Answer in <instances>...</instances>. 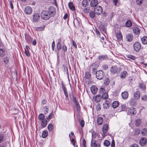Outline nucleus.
Returning a JSON list of instances; mask_svg holds the SVG:
<instances>
[{
  "mask_svg": "<svg viewBox=\"0 0 147 147\" xmlns=\"http://www.w3.org/2000/svg\"><path fill=\"white\" fill-rule=\"evenodd\" d=\"M45 118V116L43 114L40 113L38 115V119L40 121L43 120Z\"/></svg>",
  "mask_w": 147,
  "mask_h": 147,
  "instance_id": "34",
  "label": "nucleus"
},
{
  "mask_svg": "<svg viewBox=\"0 0 147 147\" xmlns=\"http://www.w3.org/2000/svg\"><path fill=\"white\" fill-rule=\"evenodd\" d=\"M141 134L143 136L146 135H147V129L145 128L142 129L141 131Z\"/></svg>",
  "mask_w": 147,
  "mask_h": 147,
  "instance_id": "40",
  "label": "nucleus"
},
{
  "mask_svg": "<svg viewBox=\"0 0 147 147\" xmlns=\"http://www.w3.org/2000/svg\"><path fill=\"white\" fill-rule=\"evenodd\" d=\"M40 19V16L39 14L36 13L35 14L33 17V21L34 22H37Z\"/></svg>",
  "mask_w": 147,
  "mask_h": 147,
  "instance_id": "9",
  "label": "nucleus"
},
{
  "mask_svg": "<svg viewBox=\"0 0 147 147\" xmlns=\"http://www.w3.org/2000/svg\"><path fill=\"white\" fill-rule=\"evenodd\" d=\"M125 26L127 27H130L132 26V23L129 20H127L125 23Z\"/></svg>",
  "mask_w": 147,
  "mask_h": 147,
  "instance_id": "27",
  "label": "nucleus"
},
{
  "mask_svg": "<svg viewBox=\"0 0 147 147\" xmlns=\"http://www.w3.org/2000/svg\"><path fill=\"white\" fill-rule=\"evenodd\" d=\"M96 141L95 140H93L92 139L91 142V147H100V143H96Z\"/></svg>",
  "mask_w": 147,
  "mask_h": 147,
  "instance_id": "7",
  "label": "nucleus"
},
{
  "mask_svg": "<svg viewBox=\"0 0 147 147\" xmlns=\"http://www.w3.org/2000/svg\"><path fill=\"white\" fill-rule=\"evenodd\" d=\"M47 12L49 14V15L51 17H53L55 15L56 11L55 8L52 6L50 7L49 8Z\"/></svg>",
  "mask_w": 147,
  "mask_h": 147,
  "instance_id": "3",
  "label": "nucleus"
},
{
  "mask_svg": "<svg viewBox=\"0 0 147 147\" xmlns=\"http://www.w3.org/2000/svg\"><path fill=\"white\" fill-rule=\"evenodd\" d=\"M57 49L58 51H59L61 48V44H57Z\"/></svg>",
  "mask_w": 147,
  "mask_h": 147,
  "instance_id": "58",
  "label": "nucleus"
},
{
  "mask_svg": "<svg viewBox=\"0 0 147 147\" xmlns=\"http://www.w3.org/2000/svg\"><path fill=\"white\" fill-rule=\"evenodd\" d=\"M121 110L122 111H124L125 110L126 108L127 107L124 104H122L121 105Z\"/></svg>",
  "mask_w": 147,
  "mask_h": 147,
  "instance_id": "47",
  "label": "nucleus"
},
{
  "mask_svg": "<svg viewBox=\"0 0 147 147\" xmlns=\"http://www.w3.org/2000/svg\"><path fill=\"white\" fill-rule=\"evenodd\" d=\"M91 92L92 93L94 94H96L98 91V88L95 86L92 85L90 87Z\"/></svg>",
  "mask_w": 147,
  "mask_h": 147,
  "instance_id": "12",
  "label": "nucleus"
},
{
  "mask_svg": "<svg viewBox=\"0 0 147 147\" xmlns=\"http://www.w3.org/2000/svg\"><path fill=\"white\" fill-rule=\"evenodd\" d=\"M32 11V9L30 6L26 7L24 9V12L26 14L30 15Z\"/></svg>",
  "mask_w": 147,
  "mask_h": 147,
  "instance_id": "8",
  "label": "nucleus"
},
{
  "mask_svg": "<svg viewBox=\"0 0 147 147\" xmlns=\"http://www.w3.org/2000/svg\"><path fill=\"white\" fill-rule=\"evenodd\" d=\"M48 134L47 131L46 130H44L43 131L42 133V137L43 138H45L47 136Z\"/></svg>",
  "mask_w": 147,
  "mask_h": 147,
  "instance_id": "36",
  "label": "nucleus"
},
{
  "mask_svg": "<svg viewBox=\"0 0 147 147\" xmlns=\"http://www.w3.org/2000/svg\"><path fill=\"white\" fill-rule=\"evenodd\" d=\"M25 53L27 56L29 57L30 56V54L29 53L28 50H25Z\"/></svg>",
  "mask_w": 147,
  "mask_h": 147,
  "instance_id": "60",
  "label": "nucleus"
},
{
  "mask_svg": "<svg viewBox=\"0 0 147 147\" xmlns=\"http://www.w3.org/2000/svg\"><path fill=\"white\" fill-rule=\"evenodd\" d=\"M103 144L104 146L106 147H108L110 146L111 143L108 140H106L104 141Z\"/></svg>",
  "mask_w": 147,
  "mask_h": 147,
  "instance_id": "38",
  "label": "nucleus"
},
{
  "mask_svg": "<svg viewBox=\"0 0 147 147\" xmlns=\"http://www.w3.org/2000/svg\"><path fill=\"white\" fill-rule=\"evenodd\" d=\"M44 28V27H38L36 28L35 29L36 30L40 31L42 30Z\"/></svg>",
  "mask_w": 147,
  "mask_h": 147,
  "instance_id": "53",
  "label": "nucleus"
},
{
  "mask_svg": "<svg viewBox=\"0 0 147 147\" xmlns=\"http://www.w3.org/2000/svg\"><path fill=\"white\" fill-rule=\"evenodd\" d=\"M133 47L136 51L138 52L141 48L140 43L139 42H135L133 45Z\"/></svg>",
  "mask_w": 147,
  "mask_h": 147,
  "instance_id": "4",
  "label": "nucleus"
},
{
  "mask_svg": "<svg viewBox=\"0 0 147 147\" xmlns=\"http://www.w3.org/2000/svg\"><path fill=\"white\" fill-rule=\"evenodd\" d=\"M91 77L90 72L89 71H87L85 74V77L86 79H89Z\"/></svg>",
  "mask_w": 147,
  "mask_h": 147,
  "instance_id": "43",
  "label": "nucleus"
},
{
  "mask_svg": "<svg viewBox=\"0 0 147 147\" xmlns=\"http://www.w3.org/2000/svg\"><path fill=\"white\" fill-rule=\"evenodd\" d=\"M68 6L69 9L73 11L75 9V7L74 5L72 2H70L68 3Z\"/></svg>",
  "mask_w": 147,
  "mask_h": 147,
  "instance_id": "28",
  "label": "nucleus"
},
{
  "mask_svg": "<svg viewBox=\"0 0 147 147\" xmlns=\"http://www.w3.org/2000/svg\"><path fill=\"white\" fill-rule=\"evenodd\" d=\"M41 16L42 19L45 20H48L51 18L49 14L47 12V10H44L42 11L41 14Z\"/></svg>",
  "mask_w": 147,
  "mask_h": 147,
  "instance_id": "1",
  "label": "nucleus"
},
{
  "mask_svg": "<svg viewBox=\"0 0 147 147\" xmlns=\"http://www.w3.org/2000/svg\"><path fill=\"white\" fill-rule=\"evenodd\" d=\"M98 59L100 61H103L106 60L108 59L107 56L106 55H99L98 57Z\"/></svg>",
  "mask_w": 147,
  "mask_h": 147,
  "instance_id": "17",
  "label": "nucleus"
},
{
  "mask_svg": "<svg viewBox=\"0 0 147 147\" xmlns=\"http://www.w3.org/2000/svg\"><path fill=\"white\" fill-rule=\"evenodd\" d=\"M136 109L133 107H131L130 108L128 111V114L129 115H134L136 114Z\"/></svg>",
  "mask_w": 147,
  "mask_h": 147,
  "instance_id": "10",
  "label": "nucleus"
},
{
  "mask_svg": "<svg viewBox=\"0 0 147 147\" xmlns=\"http://www.w3.org/2000/svg\"><path fill=\"white\" fill-rule=\"evenodd\" d=\"M108 97V94L106 92L104 93L102 96V98L104 99H107Z\"/></svg>",
  "mask_w": 147,
  "mask_h": 147,
  "instance_id": "41",
  "label": "nucleus"
},
{
  "mask_svg": "<svg viewBox=\"0 0 147 147\" xmlns=\"http://www.w3.org/2000/svg\"><path fill=\"white\" fill-rule=\"evenodd\" d=\"M127 74V73L126 71H124L121 73L120 74L121 78H124L126 75Z\"/></svg>",
  "mask_w": 147,
  "mask_h": 147,
  "instance_id": "33",
  "label": "nucleus"
},
{
  "mask_svg": "<svg viewBox=\"0 0 147 147\" xmlns=\"http://www.w3.org/2000/svg\"><path fill=\"white\" fill-rule=\"evenodd\" d=\"M94 31L96 33L97 35L100 36V33L98 30L97 28H95V30Z\"/></svg>",
  "mask_w": 147,
  "mask_h": 147,
  "instance_id": "61",
  "label": "nucleus"
},
{
  "mask_svg": "<svg viewBox=\"0 0 147 147\" xmlns=\"http://www.w3.org/2000/svg\"><path fill=\"white\" fill-rule=\"evenodd\" d=\"M127 57L129 59H132V60H134L135 59V57L134 56L132 55H129L127 56Z\"/></svg>",
  "mask_w": 147,
  "mask_h": 147,
  "instance_id": "48",
  "label": "nucleus"
},
{
  "mask_svg": "<svg viewBox=\"0 0 147 147\" xmlns=\"http://www.w3.org/2000/svg\"><path fill=\"white\" fill-rule=\"evenodd\" d=\"M95 11H91L89 13V16L91 18H94L95 16Z\"/></svg>",
  "mask_w": 147,
  "mask_h": 147,
  "instance_id": "42",
  "label": "nucleus"
},
{
  "mask_svg": "<svg viewBox=\"0 0 147 147\" xmlns=\"http://www.w3.org/2000/svg\"><path fill=\"white\" fill-rule=\"evenodd\" d=\"M139 142L141 146H144L147 142L146 139L145 138H142L140 139Z\"/></svg>",
  "mask_w": 147,
  "mask_h": 147,
  "instance_id": "14",
  "label": "nucleus"
},
{
  "mask_svg": "<svg viewBox=\"0 0 147 147\" xmlns=\"http://www.w3.org/2000/svg\"><path fill=\"white\" fill-rule=\"evenodd\" d=\"M80 123L82 127H84V122L83 120H81L80 121Z\"/></svg>",
  "mask_w": 147,
  "mask_h": 147,
  "instance_id": "59",
  "label": "nucleus"
},
{
  "mask_svg": "<svg viewBox=\"0 0 147 147\" xmlns=\"http://www.w3.org/2000/svg\"><path fill=\"white\" fill-rule=\"evenodd\" d=\"M118 70V68L117 66H114L111 67L110 69V71L111 73L113 74H115L117 73Z\"/></svg>",
  "mask_w": 147,
  "mask_h": 147,
  "instance_id": "13",
  "label": "nucleus"
},
{
  "mask_svg": "<svg viewBox=\"0 0 147 147\" xmlns=\"http://www.w3.org/2000/svg\"><path fill=\"white\" fill-rule=\"evenodd\" d=\"M82 11L84 13H87L89 12L90 10L89 9L84 7V8L82 9Z\"/></svg>",
  "mask_w": 147,
  "mask_h": 147,
  "instance_id": "46",
  "label": "nucleus"
},
{
  "mask_svg": "<svg viewBox=\"0 0 147 147\" xmlns=\"http://www.w3.org/2000/svg\"><path fill=\"white\" fill-rule=\"evenodd\" d=\"M72 44H73V46L76 49L77 48V47L76 43L73 40H72Z\"/></svg>",
  "mask_w": 147,
  "mask_h": 147,
  "instance_id": "64",
  "label": "nucleus"
},
{
  "mask_svg": "<svg viewBox=\"0 0 147 147\" xmlns=\"http://www.w3.org/2000/svg\"><path fill=\"white\" fill-rule=\"evenodd\" d=\"M116 35L118 40L120 41L122 40V35L120 31H118L116 33Z\"/></svg>",
  "mask_w": 147,
  "mask_h": 147,
  "instance_id": "22",
  "label": "nucleus"
},
{
  "mask_svg": "<svg viewBox=\"0 0 147 147\" xmlns=\"http://www.w3.org/2000/svg\"><path fill=\"white\" fill-rule=\"evenodd\" d=\"M121 95L123 99L126 100L128 97V93L127 91H124L122 92Z\"/></svg>",
  "mask_w": 147,
  "mask_h": 147,
  "instance_id": "15",
  "label": "nucleus"
},
{
  "mask_svg": "<svg viewBox=\"0 0 147 147\" xmlns=\"http://www.w3.org/2000/svg\"><path fill=\"white\" fill-rule=\"evenodd\" d=\"M4 134L3 133L0 134V143L3 142L5 140Z\"/></svg>",
  "mask_w": 147,
  "mask_h": 147,
  "instance_id": "32",
  "label": "nucleus"
},
{
  "mask_svg": "<svg viewBox=\"0 0 147 147\" xmlns=\"http://www.w3.org/2000/svg\"><path fill=\"white\" fill-rule=\"evenodd\" d=\"M75 103L76 104V107L77 110L78 111L80 109V105L78 102V101Z\"/></svg>",
  "mask_w": 147,
  "mask_h": 147,
  "instance_id": "49",
  "label": "nucleus"
},
{
  "mask_svg": "<svg viewBox=\"0 0 147 147\" xmlns=\"http://www.w3.org/2000/svg\"><path fill=\"white\" fill-rule=\"evenodd\" d=\"M98 2L97 0H92L90 3V5L92 7L96 6L98 4Z\"/></svg>",
  "mask_w": 147,
  "mask_h": 147,
  "instance_id": "20",
  "label": "nucleus"
},
{
  "mask_svg": "<svg viewBox=\"0 0 147 147\" xmlns=\"http://www.w3.org/2000/svg\"><path fill=\"white\" fill-rule=\"evenodd\" d=\"M25 38L26 41L28 43H30L32 42V38L29 35L26 34L25 35Z\"/></svg>",
  "mask_w": 147,
  "mask_h": 147,
  "instance_id": "18",
  "label": "nucleus"
},
{
  "mask_svg": "<svg viewBox=\"0 0 147 147\" xmlns=\"http://www.w3.org/2000/svg\"><path fill=\"white\" fill-rule=\"evenodd\" d=\"M136 3L138 5H140L143 1V0H136Z\"/></svg>",
  "mask_w": 147,
  "mask_h": 147,
  "instance_id": "62",
  "label": "nucleus"
},
{
  "mask_svg": "<svg viewBox=\"0 0 147 147\" xmlns=\"http://www.w3.org/2000/svg\"><path fill=\"white\" fill-rule=\"evenodd\" d=\"M140 96V93L139 91H136L134 92V97L135 99H137L139 98Z\"/></svg>",
  "mask_w": 147,
  "mask_h": 147,
  "instance_id": "25",
  "label": "nucleus"
},
{
  "mask_svg": "<svg viewBox=\"0 0 147 147\" xmlns=\"http://www.w3.org/2000/svg\"><path fill=\"white\" fill-rule=\"evenodd\" d=\"M108 125L105 124L104 125L102 128L103 133H106L108 130Z\"/></svg>",
  "mask_w": 147,
  "mask_h": 147,
  "instance_id": "29",
  "label": "nucleus"
},
{
  "mask_svg": "<svg viewBox=\"0 0 147 147\" xmlns=\"http://www.w3.org/2000/svg\"><path fill=\"white\" fill-rule=\"evenodd\" d=\"M141 99L144 101H147V96L146 95H144L143 96L142 98Z\"/></svg>",
  "mask_w": 147,
  "mask_h": 147,
  "instance_id": "50",
  "label": "nucleus"
},
{
  "mask_svg": "<svg viewBox=\"0 0 147 147\" xmlns=\"http://www.w3.org/2000/svg\"><path fill=\"white\" fill-rule=\"evenodd\" d=\"M64 93V94L66 98H68V95L67 91V89H65V90H63Z\"/></svg>",
  "mask_w": 147,
  "mask_h": 147,
  "instance_id": "45",
  "label": "nucleus"
},
{
  "mask_svg": "<svg viewBox=\"0 0 147 147\" xmlns=\"http://www.w3.org/2000/svg\"><path fill=\"white\" fill-rule=\"evenodd\" d=\"M9 58L7 57H5L3 61L4 63H8L9 61Z\"/></svg>",
  "mask_w": 147,
  "mask_h": 147,
  "instance_id": "55",
  "label": "nucleus"
},
{
  "mask_svg": "<svg viewBox=\"0 0 147 147\" xmlns=\"http://www.w3.org/2000/svg\"><path fill=\"white\" fill-rule=\"evenodd\" d=\"M119 105V102L118 101H114L111 104V106L113 108H115Z\"/></svg>",
  "mask_w": 147,
  "mask_h": 147,
  "instance_id": "26",
  "label": "nucleus"
},
{
  "mask_svg": "<svg viewBox=\"0 0 147 147\" xmlns=\"http://www.w3.org/2000/svg\"><path fill=\"white\" fill-rule=\"evenodd\" d=\"M108 67V65L107 64H104L102 66V69L104 70H107Z\"/></svg>",
  "mask_w": 147,
  "mask_h": 147,
  "instance_id": "52",
  "label": "nucleus"
},
{
  "mask_svg": "<svg viewBox=\"0 0 147 147\" xmlns=\"http://www.w3.org/2000/svg\"><path fill=\"white\" fill-rule=\"evenodd\" d=\"M109 82H110V81H109V79H108V78H107L105 80V81L104 82V84L106 85H108L109 84Z\"/></svg>",
  "mask_w": 147,
  "mask_h": 147,
  "instance_id": "51",
  "label": "nucleus"
},
{
  "mask_svg": "<svg viewBox=\"0 0 147 147\" xmlns=\"http://www.w3.org/2000/svg\"><path fill=\"white\" fill-rule=\"evenodd\" d=\"M101 105L99 103H98L96 106V109L97 110H100L101 109Z\"/></svg>",
  "mask_w": 147,
  "mask_h": 147,
  "instance_id": "57",
  "label": "nucleus"
},
{
  "mask_svg": "<svg viewBox=\"0 0 147 147\" xmlns=\"http://www.w3.org/2000/svg\"><path fill=\"white\" fill-rule=\"evenodd\" d=\"M96 75L97 79L101 80L104 78L105 74L104 72L102 70H99L96 71Z\"/></svg>",
  "mask_w": 147,
  "mask_h": 147,
  "instance_id": "2",
  "label": "nucleus"
},
{
  "mask_svg": "<svg viewBox=\"0 0 147 147\" xmlns=\"http://www.w3.org/2000/svg\"><path fill=\"white\" fill-rule=\"evenodd\" d=\"M94 100L96 102H98L100 101L102 98V96L100 95H97L93 97Z\"/></svg>",
  "mask_w": 147,
  "mask_h": 147,
  "instance_id": "21",
  "label": "nucleus"
},
{
  "mask_svg": "<svg viewBox=\"0 0 147 147\" xmlns=\"http://www.w3.org/2000/svg\"><path fill=\"white\" fill-rule=\"evenodd\" d=\"M133 32L135 35H139L140 33V29L137 27H135L133 29Z\"/></svg>",
  "mask_w": 147,
  "mask_h": 147,
  "instance_id": "24",
  "label": "nucleus"
},
{
  "mask_svg": "<svg viewBox=\"0 0 147 147\" xmlns=\"http://www.w3.org/2000/svg\"><path fill=\"white\" fill-rule=\"evenodd\" d=\"M140 130L139 129H135V134L137 135H138L140 134Z\"/></svg>",
  "mask_w": 147,
  "mask_h": 147,
  "instance_id": "54",
  "label": "nucleus"
},
{
  "mask_svg": "<svg viewBox=\"0 0 147 147\" xmlns=\"http://www.w3.org/2000/svg\"><path fill=\"white\" fill-rule=\"evenodd\" d=\"M111 147H115V143L114 140H113L112 141L111 144Z\"/></svg>",
  "mask_w": 147,
  "mask_h": 147,
  "instance_id": "63",
  "label": "nucleus"
},
{
  "mask_svg": "<svg viewBox=\"0 0 147 147\" xmlns=\"http://www.w3.org/2000/svg\"><path fill=\"white\" fill-rule=\"evenodd\" d=\"M133 36L131 34H129L126 36V38L128 42H131L133 39Z\"/></svg>",
  "mask_w": 147,
  "mask_h": 147,
  "instance_id": "19",
  "label": "nucleus"
},
{
  "mask_svg": "<svg viewBox=\"0 0 147 147\" xmlns=\"http://www.w3.org/2000/svg\"><path fill=\"white\" fill-rule=\"evenodd\" d=\"M61 48L64 52H65L67 51V49L65 45H63Z\"/></svg>",
  "mask_w": 147,
  "mask_h": 147,
  "instance_id": "56",
  "label": "nucleus"
},
{
  "mask_svg": "<svg viewBox=\"0 0 147 147\" xmlns=\"http://www.w3.org/2000/svg\"><path fill=\"white\" fill-rule=\"evenodd\" d=\"M92 68L91 71L92 73L93 74H96V72L97 70V69L98 67V66L95 63H93L90 66Z\"/></svg>",
  "mask_w": 147,
  "mask_h": 147,
  "instance_id": "6",
  "label": "nucleus"
},
{
  "mask_svg": "<svg viewBox=\"0 0 147 147\" xmlns=\"http://www.w3.org/2000/svg\"><path fill=\"white\" fill-rule=\"evenodd\" d=\"M99 28L100 30L102 31L103 32L106 34L107 29L105 26L101 24L99 26Z\"/></svg>",
  "mask_w": 147,
  "mask_h": 147,
  "instance_id": "16",
  "label": "nucleus"
},
{
  "mask_svg": "<svg viewBox=\"0 0 147 147\" xmlns=\"http://www.w3.org/2000/svg\"><path fill=\"white\" fill-rule=\"evenodd\" d=\"M87 4V2L86 0H83L82 2V5L84 7H85Z\"/></svg>",
  "mask_w": 147,
  "mask_h": 147,
  "instance_id": "44",
  "label": "nucleus"
},
{
  "mask_svg": "<svg viewBox=\"0 0 147 147\" xmlns=\"http://www.w3.org/2000/svg\"><path fill=\"white\" fill-rule=\"evenodd\" d=\"M94 11L96 14L100 15L102 13L103 9L101 7L98 5L94 8Z\"/></svg>",
  "mask_w": 147,
  "mask_h": 147,
  "instance_id": "5",
  "label": "nucleus"
},
{
  "mask_svg": "<svg viewBox=\"0 0 147 147\" xmlns=\"http://www.w3.org/2000/svg\"><path fill=\"white\" fill-rule=\"evenodd\" d=\"M138 86L142 90L144 91L146 90V85L143 83H141L139 84Z\"/></svg>",
  "mask_w": 147,
  "mask_h": 147,
  "instance_id": "23",
  "label": "nucleus"
},
{
  "mask_svg": "<svg viewBox=\"0 0 147 147\" xmlns=\"http://www.w3.org/2000/svg\"><path fill=\"white\" fill-rule=\"evenodd\" d=\"M48 129L50 131H52L54 129V126L52 124H49L48 126Z\"/></svg>",
  "mask_w": 147,
  "mask_h": 147,
  "instance_id": "37",
  "label": "nucleus"
},
{
  "mask_svg": "<svg viewBox=\"0 0 147 147\" xmlns=\"http://www.w3.org/2000/svg\"><path fill=\"white\" fill-rule=\"evenodd\" d=\"M47 124V121L46 119L42 121L41 122V125L43 127H46Z\"/></svg>",
  "mask_w": 147,
  "mask_h": 147,
  "instance_id": "35",
  "label": "nucleus"
},
{
  "mask_svg": "<svg viewBox=\"0 0 147 147\" xmlns=\"http://www.w3.org/2000/svg\"><path fill=\"white\" fill-rule=\"evenodd\" d=\"M103 123V119L101 117H98L97 119V123L99 125H101Z\"/></svg>",
  "mask_w": 147,
  "mask_h": 147,
  "instance_id": "31",
  "label": "nucleus"
},
{
  "mask_svg": "<svg viewBox=\"0 0 147 147\" xmlns=\"http://www.w3.org/2000/svg\"><path fill=\"white\" fill-rule=\"evenodd\" d=\"M111 105L110 102L109 101L106 100L103 104V106L104 109H108Z\"/></svg>",
  "mask_w": 147,
  "mask_h": 147,
  "instance_id": "11",
  "label": "nucleus"
},
{
  "mask_svg": "<svg viewBox=\"0 0 147 147\" xmlns=\"http://www.w3.org/2000/svg\"><path fill=\"white\" fill-rule=\"evenodd\" d=\"M141 121L140 119H137L136 120L135 125L136 126H139L141 124Z\"/></svg>",
  "mask_w": 147,
  "mask_h": 147,
  "instance_id": "39",
  "label": "nucleus"
},
{
  "mask_svg": "<svg viewBox=\"0 0 147 147\" xmlns=\"http://www.w3.org/2000/svg\"><path fill=\"white\" fill-rule=\"evenodd\" d=\"M142 43L144 44H146L147 43V37L144 36L141 38Z\"/></svg>",
  "mask_w": 147,
  "mask_h": 147,
  "instance_id": "30",
  "label": "nucleus"
}]
</instances>
